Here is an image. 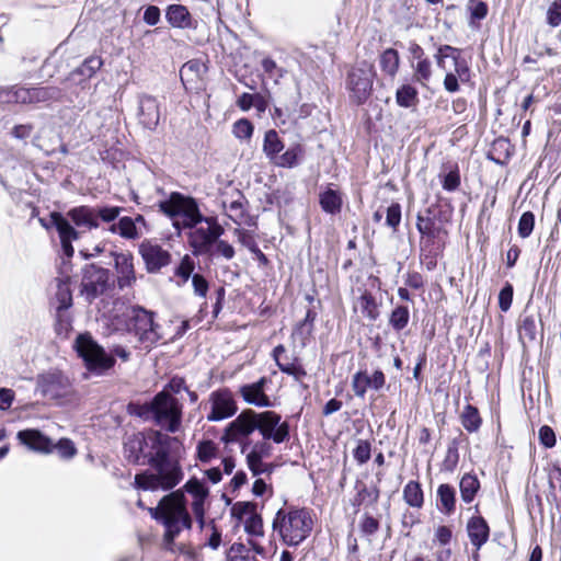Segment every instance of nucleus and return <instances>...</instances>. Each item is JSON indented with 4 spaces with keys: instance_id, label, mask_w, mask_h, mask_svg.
<instances>
[{
    "instance_id": "nucleus-1",
    "label": "nucleus",
    "mask_w": 561,
    "mask_h": 561,
    "mask_svg": "<svg viewBox=\"0 0 561 561\" xmlns=\"http://www.w3.org/2000/svg\"><path fill=\"white\" fill-rule=\"evenodd\" d=\"M185 493L193 497L192 510L205 508L209 489L196 477L190 478L182 489L170 492L159 501L156 507L149 508L151 517L163 525L164 540L169 543L175 540L182 529H191L193 525Z\"/></svg>"
},
{
    "instance_id": "nucleus-2",
    "label": "nucleus",
    "mask_w": 561,
    "mask_h": 561,
    "mask_svg": "<svg viewBox=\"0 0 561 561\" xmlns=\"http://www.w3.org/2000/svg\"><path fill=\"white\" fill-rule=\"evenodd\" d=\"M259 431L264 440H272L275 444H282L289 439L290 428L286 421H282L280 414L274 411L255 412L254 410H243L225 428L221 440L230 444L249 438L254 432Z\"/></svg>"
},
{
    "instance_id": "nucleus-3",
    "label": "nucleus",
    "mask_w": 561,
    "mask_h": 561,
    "mask_svg": "<svg viewBox=\"0 0 561 561\" xmlns=\"http://www.w3.org/2000/svg\"><path fill=\"white\" fill-rule=\"evenodd\" d=\"M148 466V469L135 476L134 486L138 490L170 491L184 477L180 462L171 458V449H167L160 458L156 457Z\"/></svg>"
},
{
    "instance_id": "nucleus-4",
    "label": "nucleus",
    "mask_w": 561,
    "mask_h": 561,
    "mask_svg": "<svg viewBox=\"0 0 561 561\" xmlns=\"http://www.w3.org/2000/svg\"><path fill=\"white\" fill-rule=\"evenodd\" d=\"M73 347L88 371L96 376H103L113 368L116 363L115 357L122 362H128L130 358V352L125 346L113 345L107 353L89 333L79 334Z\"/></svg>"
},
{
    "instance_id": "nucleus-5",
    "label": "nucleus",
    "mask_w": 561,
    "mask_h": 561,
    "mask_svg": "<svg viewBox=\"0 0 561 561\" xmlns=\"http://www.w3.org/2000/svg\"><path fill=\"white\" fill-rule=\"evenodd\" d=\"M175 437L163 434L160 431L152 430L149 433L138 432L127 437L124 443V454L128 462L133 465H148L156 457L164 455L167 449H171Z\"/></svg>"
},
{
    "instance_id": "nucleus-6",
    "label": "nucleus",
    "mask_w": 561,
    "mask_h": 561,
    "mask_svg": "<svg viewBox=\"0 0 561 561\" xmlns=\"http://www.w3.org/2000/svg\"><path fill=\"white\" fill-rule=\"evenodd\" d=\"M273 531L289 547H297L305 541L313 528L311 512L306 507L279 508L273 519Z\"/></svg>"
},
{
    "instance_id": "nucleus-7",
    "label": "nucleus",
    "mask_w": 561,
    "mask_h": 561,
    "mask_svg": "<svg viewBox=\"0 0 561 561\" xmlns=\"http://www.w3.org/2000/svg\"><path fill=\"white\" fill-rule=\"evenodd\" d=\"M123 316L126 331L137 339L142 348L150 351L162 339L161 327L154 320L156 312L134 305Z\"/></svg>"
},
{
    "instance_id": "nucleus-8",
    "label": "nucleus",
    "mask_w": 561,
    "mask_h": 561,
    "mask_svg": "<svg viewBox=\"0 0 561 561\" xmlns=\"http://www.w3.org/2000/svg\"><path fill=\"white\" fill-rule=\"evenodd\" d=\"M158 206L161 213L172 219L173 227L178 230L195 228L206 218L201 213L196 199L180 192H172L167 199L159 202Z\"/></svg>"
},
{
    "instance_id": "nucleus-9",
    "label": "nucleus",
    "mask_w": 561,
    "mask_h": 561,
    "mask_svg": "<svg viewBox=\"0 0 561 561\" xmlns=\"http://www.w3.org/2000/svg\"><path fill=\"white\" fill-rule=\"evenodd\" d=\"M182 410V403L167 391H159L151 399L152 422L165 428L169 433L180 431Z\"/></svg>"
},
{
    "instance_id": "nucleus-10",
    "label": "nucleus",
    "mask_w": 561,
    "mask_h": 561,
    "mask_svg": "<svg viewBox=\"0 0 561 561\" xmlns=\"http://www.w3.org/2000/svg\"><path fill=\"white\" fill-rule=\"evenodd\" d=\"M206 227L195 226L187 234V242L192 254L196 257L207 256L214 259V243L224 234L225 229L216 217L209 216L202 220Z\"/></svg>"
},
{
    "instance_id": "nucleus-11",
    "label": "nucleus",
    "mask_w": 561,
    "mask_h": 561,
    "mask_svg": "<svg viewBox=\"0 0 561 561\" xmlns=\"http://www.w3.org/2000/svg\"><path fill=\"white\" fill-rule=\"evenodd\" d=\"M375 76L374 66L367 61L357 64L348 71L346 87L354 103L362 105L369 99Z\"/></svg>"
},
{
    "instance_id": "nucleus-12",
    "label": "nucleus",
    "mask_w": 561,
    "mask_h": 561,
    "mask_svg": "<svg viewBox=\"0 0 561 561\" xmlns=\"http://www.w3.org/2000/svg\"><path fill=\"white\" fill-rule=\"evenodd\" d=\"M36 391L44 398L59 403L72 396L73 386L62 371L53 369L36 377Z\"/></svg>"
},
{
    "instance_id": "nucleus-13",
    "label": "nucleus",
    "mask_w": 561,
    "mask_h": 561,
    "mask_svg": "<svg viewBox=\"0 0 561 561\" xmlns=\"http://www.w3.org/2000/svg\"><path fill=\"white\" fill-rule=\"evenodd\" d=\"M111 287L110 270L94 263L87 264L82 268L80 293L88 302H92L99 296L105 294Z\"/></svg>"
},
{
    "instance_id": "nucleus-14",
    "label": "nucleus",
    "mask_w": 561,
    "mask_h": 561,
    "mask_svg": "<svg viewBox=\"0 0 561 561\" xmlns=\"http://www.w3.org/2000/svg\"><path fill=\"white\" fill-rule=\"evenodd\" d=\"M208 402L210 411L206 419L209 422H219L233 416L238 411V405L233 393L229 388H220L209 394Z\"/></svg>"
},
{
    "instance_id": "nucleus-15",
    "label": "nucleus",
    "mask_w": 561,
    "mask_h": 561,
    "mask_svg": "<svg viewBox=\"0 0 561 561\" xmlns=\"http://www.w3.org/2000/svg\"><path fill=\"white\" fill-rule=\"evenodd\" d=\"M51 226L57 230L61 250L68 259L73 256L75 249L72 242L80 238V232L71 225L70 219L59 211H51Z\"/></svg>"
},
{
    "instance_id": "nucleus-16",
    "label": "nucleus",
    "mask_w": 561,
    "mask_h": 561,
    "mask_svg": "<svg viewBox=\"0 0 561 561\" xmlns=\"http://www.w3.org/2000/svg\"><path fill=\"white\" fill-rule=\"evenodd\" d=\"M137 102L139 124L149 130H154L160 122V103L158 99L147 93H140L137 96Z\"/></svg>"
},
{
    "instance_id": "nucleus-17",
    "label": "nucleus",
    "mask_w": 561,
    "mask_h": 561,
    "mask_svg": "<svg viewBox=\"0 0 561 561\" xmlns=\"http://www.w3.org/2000/svg\"><path fill=\"white\" fill-rule=\"evenodd\" d=\"M386 385L382 370L376 369L370 376L366 369L356 371L352 377V389L357 398L364 399L368 389L379 391Z\"/></svg>"
},
{
    "instance_id": "nucleus-18",
    "label": "nucleus",
    "mask_w": 561,
    "mask_h": 561,
    "mask_svg": "<svg viewBox=\"0 0 561 561\" xmlns=\"http://www.w3.org/2000/svg\"><path fill=\"white\" fill-rule=\"evenodd\" d=\"M139 253L149 273H157L171 262V254L158 244L142 242L139 245Z\"/></svg>"
},
{
    "instance_id": "nucleus-19",
    "label": "nucleus",
    "mask_w": 561,
    "mask_h": 561,
    "mask_svg": "<svg viewBox=\"0 0 561 561\" xmlns=\"http://www.w3.org/2000/svg\"><path fill=\"white\" fill-rule=\"evenodd\" d=\"M285 353L286 350L284 345L279 344L274 347L272 355L276 362L277 367L282 373L294 377L296 381H301L307 375L306 369L300 364V360L297 356L289 358Z\"/></svg>"
},
{
    "instance_id": "nucleus-20",
    "label": "nucleus",
    "mask_w": 561,
    "mask_h": 561,
    "mask_svg": "<svg viewBox=\"0 0 561 561\" xmlns=\"http://www.w3.org/2000/svg\"><path fill=\"white\" fill-rule=\"evenodd\" d=\"M268 379L266 377H261L257 381L252 383H247L240 387V394L243 400L252 405L259 408H271L273 407V402L265 394V386L267 385Z\"/></svg>"
},
{
    "instance_id": "nucleus-21",
    "label": "nucleus",
    "mask_w": 561,
    "mask_h": 561,
    "mask_svg": "<svg viewBox=\"0 0 561 561\" xmlns=\"http://www.w3.org/2000/svg\"><path fill=\"white\" fill-rule=\"evenodd\" d=\"M16 438L22 445L36 453L49 454L54 450L53 440L36 428L22 430L18 432Z\"/></svg>"
},
{
    "instance_id": "nucleus-22",
    "label": "nucleus",
    "mask_w": 561,
    "mask_h": 561,
    "mask_svg": "<svg viewBox=\"0 0 561 561\" xmlns=\"http://www.w3.org/2000/svg\"><path fill=\"white\" fill-rule=\"evenodd\" d=\"M114 266L117 272V286L119 289L133 286L136 282L133 255L130 253H113Z\"/></svg>"
},
{
    "instance_id": "nucleus-23",
    "label": "nucleus",
    "mask_w": 561,
    "mask_h": 561,
    "mask_svg": "<svg viewBox=\"0 0 561 561\" xmlns=\"http://www.w3.org/2000/svg\"><path fill=\"white\" fill-rule=\"evenodd\" d=\"M467 533L470 542L478 551L488 542L490 537V527L482 516H472L467 523Z\"/></svg>"
},
{
    "instance_id": "nucleus-24",
    "label": "nucleus",
    "mask_w": 561,
    "mask_h": 561,
    "mask_svg": "<svg viewBox=\"0 0 561 561\" xmlns=\"http://www.w3.org/2000/svg\"><path fill=\"white\" fill-rule=\"evenodd\" d=\"M168 23L175 28H196L197 22L192 18L188 9L183 4H170L165 10Z\"/></svg>"
},
{
    "instance_id": "nucleus-25",
    "label": "nucleus",
    "mask_w": 561,
    "mask_h": 561,
    "mask_svg": "<svg viewBox=\"0 0 561 561\" xmlns=\"http://www.w3.org/2000/svg\"><path fill=\"white\" fill-rule=\"evenodd\" d=\"M67 217L78 228H87L89 230L99 228V221H96L95 208L88 205H81L70 208L67 211Z\"/></svg>"
},
{
    "instance_id": "nucleus-26",
    "label": "nucleus",
    "mask_w": 561,
    "mask_h": 561,
    "mask_svg": "<svg viewBox=\"0 0 561 561\" xmlns=\"http://www.w3.org/2000/svg\"><path fill=\"white\" fill-rule=\"evenodd\" d=\"M416 229L422 236L421 242H423V244H430V242L437 237L440 227L437 226L431 208H427L424 213L417 214Z\"/></svg>"
},
{
    "instance_id": "nucleus-27",
    "label": "nucleus",
    "mask_w": 561,
    "mask_h": 561,
    "mask_svg": "<svg viewBox=\"0 0 561 561\" xmlns=\"http://www.w3.org/2000/svg\"><path fill=\"white\" fill-rule=\"evenodd\" d=\"M207 67L199 59H191L186 61L180 69V78L185 88L196 83L206 73Z\"/></svg>"
},
{
    "instance_id": "nucleus-28",
    "label": "nucleus",
    "mask_w": 561,
    "mask_h": 561,
    "mask_svg": "<svg viewBox=\"0 0 561 561\" xmlns=\"http://www.w3.org/2000/svg\"><path fill=\"white\" fill-rule=\"evenodd\" d=\"M437 508L445 515L450 516L456 508V490L448 483L438 485L436 491Z\"/></svg>"
},
{
    "instance_id": "nucleus-29",
    "label": "nucleus",
    "mask_w": 561,
    "mask_h": 561,
    "mask_svg": "<svg viewBox=\"0 0 561 561\" xmlns=\"http://www.w3.org/2000/svg\"><path fill=\"white\" fill-rule=\"evenodd\" d=\"M34 87H12L0 90V100L8 103L35 104L33 100Z\"/></svg>"
},
{
    "instance_id": "nucleus-30",
    "label": "nucleus",
    "mask_w": 561,
    "mask_h": 561,
    "mask_svg": "<svg viewBox=\"0 0 561 561\" xmlns=\"http://www.w3.org/2000/svg\"><path fill=\"white\" fill-rule=\"evenodd\" d=\"M108 231L127 240H136L141 234L139 228L135 227V220H131L129 216H121L116 222L108 227Z\"/></svg>"
},
{
    "instance_id": "nucleus-31",
    "label": "nucleus",
    "mask_w": 561,
    "mask_h": 561,
    "mask_svg": "<svg viewBox=\"0 0 561 561\" xmlns=\"http://www.w3.org/2000/svg\"><path fill=\"white\" fill-rule=\"evenodd\" d=\"M319 204L321 209L330 215L339 214L342 209V195L339 191L327 187L319 194Z\"/></svg>"
},
{
    "instance_id": "nucleus-32",
    "label": "nucleus",
    "mask_w": 561,
    "mask_h": 561,
    "mask_svg": "<svg viewBox=\"0 0 561 561\" xmlns=\"http://www.w3.org/2000/svg\"><path fill=\"white\" fill-rule=\"evenodd\" d=\"M304 153L302 146L296 144L287 148L284 153H279L272 163L278 168L293 169L299 164Z\"/></svg>"
},
{
    "instance_id": "nucleus-33",
    "label": "nucleus",
    "mask_w": 561,
    "mask_h": 561,
    "mask_svg": "<svg viewBox=\"0 0 561 561\" xmlns=\"http://www.w3.org/2000/svg\"><path fill=\"white\" fill-rule=\"evenodd\" d=\"M284 147V142L275 129H268L265 131L262 149L271 163L283 151Z\"/></svg>"
},
{
    "instance_id": "nucleus-34",
    "label": "nucleus",
    "mask_w": 561,
    "mask_h": 561,
    "mask_svg": "<svg viewBox=\"0 0 561 561\" xmlns=\"http://www.w3.org/2000/svg\"><path fill=\"white\" fill-rule=\"evenodd\" d=\"M379 66L386 76L393 79L400 67V56L398 50L394 48L385 49L379 56Z\"/></svg>"
},
{
    "instance_id": "nucleus-35",
    "label": "nucleus",
    "mask_w": 561,
    "mask_h": 561,
    "mask_svg": "<svg viewBox=\"0 0 561 561\" xmlns=\"http://www.w3.org/2000/svg\"><path fill=\"white\" fill-rule=\"evenodd\" d=\"M33 100L37 103L62 102L65 92L61 88L55 85L34 87Z\"/></svg>"
},
{
    "instance_id": "nucleus-36",
    "label": "nucleus",
    "mask_w": 561,
    "mask_h": 561,
    "mask_svg": "<svg viewBox=\"0 0 561 561\" xmlns=\"http://www.w3.org/2000/svg\"><path fill=\"white\" fill-rule=\"evenodd\" d=\"M404 502L414 508H421L424 504V492L419 481H409L403 488Z\"/></svg>"
},
{
    "instance_id": "nucleus-37",
    "label": "nucleus",
    "mask_w": 561,
    "mask_h": 561,
    "mask_svg": "<svg viewBox=\"0 0 561 561\" xmlns=\"http://www.w3.org/2000/svg\"><path fill=\"white\" fill-rule=\"evenodd\" d=\"M459 489L461 500L465 503H471L480 489V481L478 480L477 476L466 473L460 480Z\"/></svg>"
},
{
    "instance_id": "nucleus-38",
    "label": "nucleus",
    "mask_w": 561,
    "mask_h": 561,
    "mask_svg": "<svg viewBox=\"0 0 561 561\" xmlns=\"http://www.w3.org/2000/svg\"><path fill=\"white\" fill-rule=\"evenodd\" d=\"M396 102L400 107H412L419 102V92L412 84H402L396 91Z\"/></svg>"
},
{
    "instance_id": "nucleus-39",
    "label": "nucleus",
    "mask_w": 561,
    "mask_h": 561,
    "mask_svg": "<svg viewBox=\"0 0 561 561\" xmlns=\"http://www.w3.org/2000/svg\"><path fill=\"white\" fill-rule=\"evenodd\" d=\"M460 419L462 426L469 433L477 432L482 424V419L480 416L479 410L471 404H467L463 408Z\"/></svg>"
},
{
    "instance_id": "nucleus-40",
    "label": "nucleus",
    "mask_w": 561,
    "mask_h": 561,
    "mask_svg": "<svg viewBox=\"0 0 561 561\" xmlns=\"http://www.w3.org/2000/svg\"><path fill=\"white\" fill-rule=\"evenodd\" d=\"M103 66V60L99 56H90L83 60V62L75 70V76H82L84 81L89 84L90 79L95 75L98 70Z\"/></svg>"
},
{
    "instance_id": "nucleus-41",
    "label": "nucleus",
    "mask_w": 561,
    "mask_h": 561,
    "mask_svg": "<svg viewBox=\"0 0 561 561\" xmlns=\"http://www.w3.org/2000/svg\"><path fill=\"white\" fill-rule=\"evenodd\" d=\"M64 88H61L65 92V99L69 102H73L71 99L72 94L78 95L79 91L85 90L89 88L88 83L84 81L82 76H75V70H72L69 76L62 81Z\"/></svg>"
},
{
    "instance_id": "nucleus-42",
    "label": "nucleus",
    "mask_w": 561,
    "mask_h": 561,
    "mask_svg": "<svg viewBox=\"0 0 561 561\" xmlns=\"http://www.w3.org/2000/svg\"><path fill=\"white\" fill-rule=\"evenodd\" d=\"M55 301V309H69L72 306V293L70 286L62 279H57Z\"/></svg>"
},
{
    "instance_id": "nucleus-43",
    "label": "nucleus",
    "mask_w": 561,
    "mask_h": 561,
    "mask_svg": "<svg viewBox=\"0 0 561 561\" xmlns=\"http://www.w3.org/2000/svg\"><path fill=\"white\" fill-rule=\"evenodd\" d=\"M409 320V308L407 306L399 305L391 311L389 317V324L394 331L400 332L408 325Z\"/></svg>"
},
{
    "instance_id": "nucleus-44",
    "label": "nucleus",
    "mask_w": 561,
    "mask_h": 561,
    "mask_svg": "<svg viewBox=\"0 0 561 561\" xmlns=\"http://www.w3.org/2000/svg\"><path fill=\"white\" fill-rule=\"evenodd\" d=\"M94 208L96 221H102L111 225L118 220V218L121 217V213L124 210L123 207L112 205L95 206Z\"/></svg>"
},
{
    "instance_id": "nucleus-45",
    "label": "nucleus",
    "mask_w": 561,
    "mask_h": 561,
    "mask_svg": "<svg viewBox=\"0 0 561 561\" xmlns=\"http://www.w3.org/2000/svg\"><path fill=\"white\" fill-rule=\"evenodd\" d=\"M126 409L131 416L139 417L144 422L152 421L151 400L146 402L130 401Z\"/></svg>"
},
{
    "instance_id": "nucleus-46",
    "label": "nucleus",
    "mask_w": 561,
    "mask_h": 561,
    "mask_svg": "<svg viewBox=\"0 0 561 561\" xmlns=\"http://www.w3.org/2000/svg\"><path fill=\"white\" fill-rule=\"evenodd\" d=\"M359 306L362 312L369 319L375 321L379 317L378 305L375 297L369 291H364L359 297Z\"/></svg>"
},
{
    "instance_id": "nucleus-47",
    "label": "nucleus",
    "mask_w": 561,
    "mask_h": 561,
    "mask_svg": "<svg viewBox=\"0 0 561 561\" xmlns=\"http://www.w3.org/2000/svg\"><path fill=\"white\" fill-rule=\"evenodd\" d=\"M432 78V64L431 60L425 57L421 60H417L416 65L414 66V80L415 82L426 85V83Z\"/></svg>"
},
{
    "instance_id": "nucleus-48",
    "label": "nucleus",
    "mask_w": 561,
    "mask_h": 561,
    "mask_svg": "<svg viewBox=\"0 0 561 561\" xmlns=\"http://www.w3.org/2000/svg\"><path fill=\"white\" fill-rule=\"evenodd\" d=\"M68 310L69 309H55V331L58 335H67L71 330L72 319Z\"/></svg>"
},
{
    "instance_id": "nucleus-49",
    "label": "nucleus",
    "mask_w": 561,
    "mask_h": 561,
    "mask_svg": "<svg viewBox=\"0 0 561 561\" xmlns=\"http://www.w3.org/2000/svg\"><path fill=\"white\" fill-rule=\"evenodd\" d=\"M196 454L199 461L207 463L217 455V446L210 439L202 440L197 444Z\"/></svg>"
},
{
    "instance_id": "nucleus-50",
    "label": "nucleus",
    "mask_w": 561,
    "mask_h": 561,
    "mask_svg": "<svg viewBox=\"0 0 561 561\" xmlns=\"http://www.w3.org/2000/svg\"><path fill=\"white\" fill-rule=\"evenodd\" d=\"M537 334V322L533 314H524L520 319L519 335L533 341Z\"/></svg>"
},
{
    "instance_id": "nucleus-51",
    "label": "nucleus",
    "mask_w": 561,
    "mask_h": 561,
    "mask_svg": "<svg viewBox=\"0 0 561 561\" xmlns=\"http://www.w3.org/2000/svg\"><path fill=\"white\" fill-rule=\"evenodd\" d=\"M244 530L250 536H263V519L261 515L256 512H253L250 516H248L244 520Z\"/></svg>"
},
{
    "instance_id": "nucleus-52",
    "label": "nucleus",
    "mask_w": 561,
    "mask_h": 561,
    "mask_svg": "<svg viewBox=\"0 0 561 561\" xmlns=\"http://www.w3.org/2000/svg\"><path fill=\"white\" fill-rule=\"evenodd\" d=\"M254 130L253 124L248 118L238 119L232 127V133L236 138L248 140L252 137Z\"/></svg>"
},
{
    "instance_id": "nucleus-53",
    "label": "nucleus",
    "mask_w": 561,
    "mask_h": 561,
    "mask_svg": "<svg viewBox=\"0 0 561 561\" xmlns=\"http://www.w3.org/2000/svg\"><path fill=\"white\" fill-rule=\"evenodd\" d=\"M442 186L447 192H454L460 186V172L457 165L451 168L447 173L440 175Z\"/></svg>"
},
{
    "instance_id": "nucleus-54",
    "label": "nucleus",
    "mask_w": 561,
    "mask_h": 561,
    "mask_svg": "<svg viewBox=\"0 0 561 561\" xmlns=\"http://www.w3.org/2000/svg\"><path fill=\"white\" fill-rule=\"evenodd\" d=\"M459 461V453H458V440L454 438L447 447V453L445 459L443 461V466L447 471H454Z\"/></svg>"
},
{
    "instance_id": "nucleus-55",
    "label": "nucleus",
    "mask_w": 561,
    "mask_h": 561,
    "mask_svg": "<svg viewBox=\"0 0 561 561\" xmlns=\"http://www.w3.org/2000/svg\"><path fill=\"white\" fill-rule=\"evenodd\" d=\"M195 263L193 259L188 254H185L182 257L180 264L176 266L174 273L176 276L182 278L183 283H186L190 278H192Z\"/></svg>"
},
{
    "instance_id": "nucleus-56",
    "label": "nucleus",
    "mask_w": 561,
    "mask_h": 561,
    "mask_svg": "<svg viewBox=\"0 0 561 561\" xmlns=\"http://www.w3.org/2000/svg\"><path fill=\"white\" fill-rule=\"evenodd\" d=\"M247 203V199L244 195L241 192H238V198L230 202L228 209L230 211L229 217L237 224L240 222V220L244 216V204Z\"/></svg>"
},
{
    "instance_id": "nucleus-57",
    "label": "nucleus",
    "mask_w": 561,
    "mask_h": 561,
    "mask_svg": "<svg viewBox=\"0 0 561 561\" xmlns=\"http://www.w3.org/2000/svg\"><path fill=\"white\" fill-rule=\"evenodd\" d=\"M535 226V215L531 211H525L519 218L517 231L519 237L528 238Z\"/></svg>"
},
{
    "instance_id": "nucleus-58",
    "label": "nucleus",
    "mask_w": 561,
    "mask_h": 561,
    "mask_svg": "<svg viewBox=\"0 0 561 561\" xmlns=\"http://www.w3.org/2000/svg\"><path fill=\"white\" fill-rule=\"evenodd\" d=\"M401 222V205L399 203H391L386 211V225L394 232Z\"/></svg>"
},
{
    "instance_id": "nucleus-59",
    "label": "nucleus",
    "mask_w": 561,
    "mask_h": 561,
    "mask_svg": "<svg viewBox=\"0 0 561 561\" xmlns=\"http://www.w3.org/2000/svg\"><path fill=\"white\" fill-rule=\"evenodd\" d=\"M256 505L252 502H237L231 507V516L237 520L241 522L247 515H251L255 512Z\"/></svg>"
},
{
    "instance_id": "nucleus-60",
    "label": "nucleus",
    "mask_w": 561,
    "mask_h": 561,
    "mask_svg": "<svg viewBox=\"0 0 561 561\" xmlns=\"http://www.w3.org/2000/svg\"><path fill=\"white\" fill-rule=\"evenodd\" d=\"M371 456V445L368 440H358L356 448L353 450L354 459L359 463H366Z\"/></svg>"
},
{
    "instance_id": "nucleus-61",
    "label": "nucleus",
    "mask_w": 561,
    "mask_h": 561,
    "mask_svg": "<svg viewBox=\"0 0 561 561\" xmlns=\"http://www.w3.org/2000/svg\"><path fill=\"white\" fill-rule=\"evenodd\" d=\"M54 449L62 459H71L77 454L73 442L68 438L59 439L57 444H54Z\"/></svg>"
},
{
    "instance_id": "nucleus-62",
    "label": "nucleus",
    "mask_w": 561,
    "mask_h": 561,
    "mask_svg": "<svg viewBox=\"0 0 561 561\" xmlns=\"http://www.w3.org/2000/svg\"><path fill=\"white\" fill-rule=\"evenodd\" d=\"M454 75L459 78L460 82L467 83L470 81L471 78V71L470 67L466 59H463L461 56L454 61Z\"/></svg>"
},
{
    "instance_id": "nucleus-63",
    "label": "nucleus",
    "mask_w": 561,
    "mask_h": 561,
    "mask_svg": "<svg viewBox=\"0 0 561 561\" xmlns=\"http://www.w3.org/2000/svg\"><path fill=\"white\" fill-rule=\"evenodd\" d=\"M236 251L233 247L220 238L214 243V257L222 256L227 261L233 259Z\"/></svg>"
},
{
    "instance_id": "nucleus-64",
    "label": "nucleus",
    "mask_w": 561,
    "mask_h": 561,
    "mask_svg": "<svg viewBox=\"0 0 561 561\" xmlns=\"http://www.w3.org/2000/svg\"><path fill=\"white\" fill-rule=\"evenodd\" d=\"M547 23L557 27L561 24V0H554L547 10Z\"/></svg>"
}]
</instances>
